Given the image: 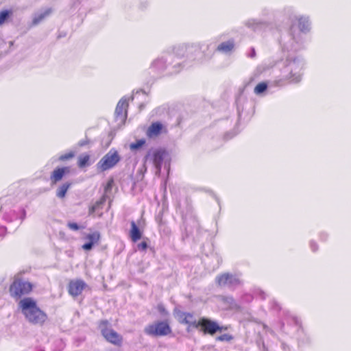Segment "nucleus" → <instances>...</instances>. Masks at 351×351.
I'll return each mask as SVG.
<instances>
[{
  "label": "nucleus",
  "mask_w": 351,
  "mask_h": 351,
  "mask_svg": "<svg viewBox=\"0 0 351 351\" xmlns=\"http://www.w3.org/2000/svg\"><path fill=\"white\" fill-rule=\"evenodd\" d=\"M19 306L26 319L34 325H43L47 319V314L42 311L32 298H25L20 300Z\"/></svg>",
  "instance_id": "nucleus-1"
},
{
  "label": "nucleus",
  "mask_w": 351,
  "mask_h": 351,
  "mask_svg": "<svg viewBox=\"0 0 351 351\" xmlns=\"http://www.w3.org/2000/svg\"><path fill=\"white\" fill-rule=\"evenodd\" d=\"M34 285L22 278L15 277L10 284L9 292L14 299H20L22 296L29 294L33 290Z\"/></svg>",
  "instance_id": "nucleus-2"
},
{
  "label": "nucleus",
  "mask_w": 351,
  "mask_h": 351,
  "mask_svg": "<svg viewBox=\"0 0 351 351\" xmlns=\"http://www.w3.org/2000/svg\"><path fill=\"white\" fill-rule=\"evenodd\" d=\"M99 327L103 337L106 341L117 347L122 346L123 336L110 327L108 320L100 321Z\"/></svg>",
  "instance_id": "nucleus-3"
},
{
  "label": "nucleus",
  "mask_w": 351,
  "mask_h": 351,
  "mask_svg": "<svg viewBox=\"0 0 351 351\" xmlns=\"http://www.w3.org/2000/svg\"><path fill=\"white\" fill-rule=\"evenodd\" d=\"M145 332L153 337L167 336L172 332L171 328L167 319L157 321L147 326L144 329Z\"/></svg>",
  "instance_id": "nucleus-4"
},
{
  "label": "nucleus",
  "mask_w": 351,
  "mask_h": 351,
  "mask_svg": "<svg viewBox=\"0 0 351 351\" xmlns=\"http://www.w3.org/2000/svg\"><path fill=\"white\" fill-rule=\"evenodd\" d=\"M228 326H219L214 320L206 317H201L197 321V328L204 335H214L216 332H221L228 329Z\"/></svg>",
  "instance_id": "nucleus-5"
},
{
  "label": "nucleus",
  "mask_w": 351,
  "mask_h": 351,
  "mask_svg": "<svg viewBox=\"0 0 351 351\" xmlns=\"http://www.w3.org/2000/svg\"><path fill=\"white\" fill-rule=\"evenodd\" d=\"M120 160L119 152L114 149H111L101 158L97 166L101 171H105L114 167Z\"/></svg>",
  "instance_id": "nucleus-6"
},
{
  "label": "nucleus",
  "mask_w": 351,
  "mask_h": 351,
  "mask_svg": "<svg viewBox=\"0 0 351 351\" xmlns=\"http://www.w3.org/2000/svg\"><path fill=\"white\" fill-rule=\"evenodd\" d=\"M88 287V285L82 279H72L69 280L67 285V291L72 297L80 295L83 291Z\"/></svg>",
  "instance_id": "nucleus-7"
},
{
  "label": "nucleus",
  "mask_w": 351,
  "mask_h": 351,
  "mask_svg": "<svg viewBox=\"0 0 351 351\" xmlns=\"http://www.w3.org/2000/svg\"><path fill=\"white\" fill-rule=\"evenodd\" d=\"M166 156V150L165 149L159 148L149 151L145 156V160L150 158L155 167L160 171Z\"/></svg>",
  "instance_id": "nucleus-8"
},
{
  "label": "nucleus",
  "mask_w": 351,
  "mask_h": 351,
  "mask_svg": "<svg viewBox=\"0 0 351 351\" xmlns=\"http://www.w3.org/2000/svg\"><path fill=\"white\" fill-rule=\"evenodd\" d=\"M216 283L220 287H233L239 285L241 281L237 276L229 273H223L216 277Z\"/></svg>",
  "instance_id": "nucleus-9"
},
{
  "label": "nucleus",
  "mask_w": 351,
  "mask_h": 351,
  "mask_svg": "<svg viewBox=\"0 0 351 351\" xmlns=\"http://www.w3.org/2000/svg\"><path fill=\"white\" fill-rule=\"evenodd\" d=\"M71 171L70 167H58L51 173L50 180L53 184L60 182L63 177Z\"/></svg>",
  "instance_id": "nucleus-10"
},
{
  "label": "nucleus",
  "mask_w": 351,
  "mask_h": 351,
  "mask_svg": "<svg viewBox=\"0 0 351 351\" xmlns=\"http://www.w3.org/2000/svg\"><path fill=\"white\" fill-rule=\"evenodd\" d=\"M162 132H167V130L160 122H154L152 123L150 126L148 128L146 134L147 137L152 138L154 137H157L159 136Z\"/></svg>",
  "instance_id": "nucleus-11"
},
{
  "label": "nucleus",
  "mask_w": 351,
  "mask_h": 351,
  "mask_svg": "<svg viewBox=\"0 0 351 351\" xmlns=\"http://www.w3.org/2000/svg\"><path fill=\"white\" fill-rule=\"evenodd\" d=\"M129 104L125 99H121L117 104L115 114L117 117H119L121 120H124L127 117V112Z\"/></svg>",
  "instance_id": "nucleus-12"
},
{
  "label": "nucleus",
  "mask_w": 351,
  "mask_h": 351,
  "mask_svg": "<svg viewBox=\"0 0 351 351\" xmlns=\"http://www.w3.org/2000/svg\"><path fill=\"white\" fill-rule=\"evenodd\" d=\"M180 322L188 326V328L193 327L197 328V321L195 320L193 315L191 313H182L180 315Z\"/></svg>",
  "instance_id": "nucleus-13"
},
{
  "label": "nucleus",
  "mask_w": 351,
  "mask_h": 351,
  "mask_svg": "<svg viewBox=\"0 0 351 351\" xmlns=\"http://www.w3.org/2000/svg\"><path fill=\"white\" fill-rule=\"evenodd\" d=\"M130 237L132 242L136 243L139 239H141L142 237V233L140 231L139 228L136 226V223L132 221H131V229L130 231Z\"/></svg>",
  "instance_id": "nucleus-14"
},
{
  "label": "nucleus",
  "mask_w": 351,
  "mask_h": 351,
  "mask_svg": "<svg viewBox=\"0 0 351 351\" xmlns=\"http://www.w3.org/2000/svg\"><path fill=\"white\" fill-rule=\"evenodd\" d=\"M234 47V43L232 40H228L226 42L221 43L217 47V51L223 53H228L231 51Z\"/></svg>",
  "instance_id": "nucleus-15"
},
{
  "label": "nucleus",
  "mask_w": 351,
  "mask_h": 351,
  "mask_svg": "<svg viewBox=\"0 0 351 351\" xmlns=\"http://www.w3.org/2000/svg\"><path fill=\"white\" fill-rule=\"evenodd\" d=\"M90 156L89 154H84L80 155L77 158V166L80 169H83L90 165Z\"/></svg>",
  "instance_id": "nucleus-16"
},
{
  "label": "nucleus",
  "mask_w": 351,
  "mask_h": 351,
  "mask_svg": "<svg viewBox=\"0 0 351 351\" xmlns=\"http://www.w3.org/2000/svg\"><path fill=\"white\" fill-rule=\"evenodd\" d=\"M71 185V184L69 182L62 184L57 190L56 195L60 198H64Z\"/></svg>",
  "instance_id": "nucleus-17"
},
{
  "label": "nucleus",
  "mask_w": 351,
  "mask_h": 351,
  "mask_svg": "<svg viewBox=\"0 0 351 351\" xmlns=\"http://www.w3.org/2000/svg\"><path fill=\"white\" fill-rule=\"evenodd\" d=\"M296 25L301 31H304L308 29V21L304 17H300L297 19V23L293 25V27Z\"/></svg>",
  "instance_id": "nucleus-18"
},
{
  "label": "nucleus",
  "mask_w": 351,
  "mask_h": 351,
  "mask_svg": "<svg viewBox=\"0 0 351 351\" xmlns=\"http://www.w3.org/2000/svg\"><path fill=\"white\" fill-rule=\"evenodd\" d=\"M51 13V9H50V8L47 9L43 13L34 17V19H33V24L34 25L38 24L40 21H42L45 17L49 16Z\"/></svg>",
  "instance_id": "nucleus-19"
},
{
  "label": "nucleus",
  "mask_w": 351,
  "mask_h": 351,
  "mask_svg": "<svg viewBox=\"0 0 351 351\" xmlns=\"http://www.w3.org/2000/svg\"><path fill=\"white\" fill-rule=\"evenodd\" d=\"M11 10H4L0 12V25H3L5 21L12 15Z\"/></svg>",
  "instance_id": "nucleus-20"
},
{
  "label": "nucleus",
  "mask_w": 351,
  "mask_h": 351,
  "mask_svg": "<svg viewBox=\"0 0 351 351\" xmlns=\"http://www.w3.org/2000/svg\"><path fill=\"white\" fill-rule=\"evenodd\" d=\"M267 88V84L266 82H260L254 88V93L257 95L261 94L265 91Z\"/></svg>",
  "instance_id": "nucleus-21"
},
{
  "label": "nucleus",
  "mask_w": 351,
  "mask_h": 351,
  "mask_svg": "<svg viewBox=\"0 0 351 351\" xmlns=\"http://www.w3.org/2000/svg\"><path fill=\"white\" fill-rule=\"evenodd\" d=\"M145 143L146 141L143 138L137 140L136 142L130 145V148L131 150H136L142 147L145 144Z\"/></svg>",
  "instance_id": "nucleus-22"
},
{
  "label": "nucleus",
  "mask_w": 351,
  "mask_h": 351,
  "mask_svg": "<svg viewBox=\"0 0 351 351\" xmlns=\"http://www.w3.org/2000/svg\"><path fill=\"white\" fill-rule=\"evenodd\" d=\"M87 239L89 240V242L90 243H93V245L98 243L100 239V234L98 232H93L91 234H88L86 236Z\"/></svg>",
  "instance_id": "nucleus-23"
},
{
  "label": "nucleus",
  "mask_w": 351,
  "mask_h": 351,
  "mask_svg": "<svg viewBox=\"0 0 351 351\" xmlns=\"http://www.w3.org/2000/svg\"><path fill=\"white\" fill-rule=\"evenodd\" d=\"M75 156V152H69L68 153L60 155L58 157V160L61 162L66 161L72 159Z\"/></svg>",
  "instance_id": "nucleus-24"
},
{
  "label": "nucleus",
  "mask_w": 351,
  "mask_h": 351,
  "mask_svg": "<svg viewBox=\"0 0 351 351\" xmlns=\"http://www.w3.org/2000/svg\"><path fill=\"white\" fill-rule=\"evenodd\" d=\"M234 339V337L230 334H223L221 335L218 336L216 338V341H226V342H230L232 341Z\"/></svg>",
  "instance_id": "nucleus-25"
},
{
  "label": "nucleus",
  "mask_w": 351,
  "mask_h": 351,
  "mask_svg": "<svg viewBox=\"0 0 351 351\" xmlns=\"http://www.w3.org/2000/svg\"><path fill=\"white\" fill-rule=\"evenodd\" d=\"M105 201V198L104 197L102 198V199L101 201H99V202H97L93 206H92L90 208H89V215H93L94 213V212L95 211V210L101 205L104 203V202Z\"/></svg>",
  "instance_id": "nucleus-26"
},
{
  "label": "nucleus",
  "mask_w": 351,
  "mask_h": 351,
  "mask_svg": "<svg viewBox=\"0 0 351 351\" xmlns=\"http://www.w3.org/2000/svg\"><path fill=\"white\" fill-rule=\"evenodd\" d=\"M114 184V180L113 178H110L108 180L106 184L104 186V192L106 193H108L109 191H111L112 188V185Z\"/></svg>",
  "instance_id": "nucleus-27"
},
{
  "label": "nucleus",
  "mask_w": 351,
  "mask_h": 351,
  "mask_svg": "<svg viewBox=\"0 0 351 351\" xmlns=\"http://www.w3.org/2000/svg\"><path fill=\"white\" fill-rule=\"evenodd\" d=\"M157 309L159 311V313L162 315H166L168 314L167 311L166 310L165 306L162 304H158Z\"/></svg>",
  "instance_id": "nucleus-28"
},
{
  "label": "nucleus",
  "mask_w": 351,
  "mask_h": 351,
  "mask_svg": "<svg viewBox=\"0 0 351 351\" xmlns=\"http://www.w3.org/2000/svg\"><path fill=\"white\" fill-rule=\"evenodd\" d=\"M67 226L72 230L77 231L80 229V226L75 222H69Z\"/></svg>",
  "instance_id": "nucleus-29"
},
{
  "label": "nucleus",
  "mask_w": 351,
  "mask_h": 351,
  "mask_svg": "<svg viewBox=\"0 0 351 351\" xmlns=\"http://www.w3.org/2000/svg\"><path fill=\"white\" fill-rule=\"evenodd\" d=\"M148 245L146 241H142L138 244V248L139 250L145 251L147 250Z\"/></svg>",
  "instance_id": "nucleus-30"
},
{
  "label": "nucleus",
  "mask_w": 351,
  "mask_h": 351,
  "mask_svg": "<svg viewBox=\"0 0 351 351\" xmlns=\"http://www.w3.org/2000/svg\"><path fill=\"white\" fill-rule=\"evenodd\" d=\"M93 243H90V242L84 243L82 245V248L85 250H90L93 247Z\"/></svg>",
  "instance_id": "nucleus-31"
},
{
  "label": "nucleus",
  "mask_w": 351,
  "mask_h": 351,
  "mask_svg": "<svg viewBox=\"0 0 351 351\" xmlns=\"http://www.w3.org/2000/svg\"><path fill=\"white\" fill-rule=\"evenodd\" d=\"M311 247H312L313 250H314V251H315L317 249V245L313 243H311Z\"/></svg>",
  "instance_id": "nucleus-32"
},
{
  "label": "nucleus",
  "mask_w": 351,
  "mask_h": 351,
  "mask_svg": "<svg viewBox=\"0 0 351 351\" xmlns=\"http://www.w3.org/2000/svg\"><path fill=\"white\" fill-rule=\"evenodd\" d=\"M300 80V76L298 75L297 77H296V81L298 82Z\"/></svg>",
  "instance_id": "nucleus-33"
}]
</instances>
